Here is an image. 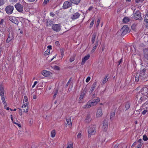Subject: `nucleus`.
I'll use <instances>...</instances> for the list:
<instances>
[{"mask_svg":"<svg viewBox=\"0 0 148 148\" xmlns=\"http://www.w3.org/2000/svg\"><path fill=\"white\" fill-rule=\"evenodd\" d=\"M3 19H2L0 21V27H1V26H2L3 23Z\"/></svg>","mask_w":148,"mask_h":148,"instance_id":"49","label":"nucleus"},{"mask_svg":"<svg viewBox=\"0 0 148 148\" xmlns=\"http://www.w3.org/2000/svg\"><path fill=\"white\" fill-rule=\"evenodd\" d=\"M14 38V37L12 34H9L6 40V42L7 43H9L10 42L13 40Z\"/></svg>","mask_w":148,"mask_h":148,"instance_id":"17","label":"nucleus"},{"mask_svg":"<svg viewBox=\"0 0 148 148\" xmlns=\"http://www.w3.org/2000/svg\"><path fill=\"white\" fill-rule=\"evenodd\" d=\"M137 143L136 142H135L133 144L132 146V147H134L135 146V145H136V144Z\"/></svg>","mask_w":148,"mask_h":148,"instance_id":"60","label":"nucleus"},{"mask_svg":"<svg viewBox=\"0 0 148 148\" xmlns=\"http://www.w3.org/2000/svg\"><path fill=\"white\" fill-rule=\"evenodd\" d=\"M81 136H82V135H81V133H79L77 135V138H81Z\"/></svg>","mask_w":148,"mask_h":148,"instance_id":"51","label":"nucleus"},{"mask_svg":"<svg viewBox=\"0 0 148 148\" xmlns=\"http://www.w3.org/2000/svg\"><path fill=\"white\" fill-rule=\"evenodd\" d=\"M97 82H95L92 85V86L89 91L90 94H91L97 86Z\"/></svg>","mask_w":148,"mask_h":148,"instance_id":"18","label":"nucleus"},{"mask_svg":"<svg viewBox=\"0 0 148 148\" xmlns=\"http://www.w3.org/2000/svg\"><path fill=\"white\" fill-rule=\"evenodd\" d=\"M29 123L30 124L32 125L33 123V121L32 119H31L29 121Z\"/></svg>","mask_w":148,"mask_h":148,"instance_id":"63","label":"nucleus"},{"mask_svg":"<svg viewBox=\"0 0 148 148\" xmlns=\"http://www.w3.org/2000/svg\"><path fill=\"white\" fill-rule=\"evenodd\" d=\"M53 23L51 21H47V26H49V25H51V24Z\"/></svg>","mask_w":148,"mask_h":148,"instance_id":"38","label":"nucleus"},{"mask_svg":"<svg viewBox=\"0 0 148 148\" xmlns=\"http://www.w3.org/2000/svg\"><path fill=\"white\" fill-rule=\"evenodd\" d=\"M71 2L67 1L64 3L63 8L64 9H66L71 7L72 5Z\"/></svg>","mask_w":148,"mask_h":148,"instance_id":"8","label":"nucleus"},{"mask_svg":"<svg viewBox=\"0 0 148 148\" xmlns=\"http://www.w3.org/2000/svg\"><path fill=\"white\" fill-rule=\"evenodd\" d=\"M100 101V99L98 97L96 99L90 100L84 106V108H89L90 107L96 105Z\"/></svg>","mask_w":148,"mask_h":148,"instance_id":"1","label":"nucleus"},{"mask_svg":"<svg viewBox=\"0 0 148 148\" xmlns=\"http://www.w3.org/2000/svg\"><path fill=\"white\" fill-rule=\"evenodd\" d=\"M52 29L55 31L59 32L61 28L59 24H54L52 26Z\"/></svg>","mask_w":148,"mask_h":148,"instance_id":"9","label":"nucleus"},{"mask_svg":"<svg viewBox=\"0 0 148 148\" xmlns=\"http://www.w3.org/2000/svg\"><path fill=\"white\" fill-rule=\"evenodd\" d=\"M122 62V59H121L118 62V66H119V65Z\"/></svg>","mask_w":148,"mask_h":148,"instance_id":"55","label":"nucleus"},{"mask_svg":"<svg viewBox=\"0 0 148 148\" xmlns=\"http://www.w3.org/2000/svg\"><path fill=\"white\" fill-rule=\"evenodd\" d=\"M54 69L56 70H60V68L59 66H54Z\"/></svg>","mask_w":148,"mask_h":148,"instance_id":"41","label":"nucleus"},{"mask_svg":"<svg viewBox=\"0 0 148 148\" xmlns=\"http://www.w3.org/2000/svg\"><path fill=\"white\" fill-rule=\"evenodd\" d=\"M139 75L141 80L143 79H144L146 77V74L144 73V72H140Z\"/></svg>","mask_w":148,"mask_h":148,"instance_id":"21","label":"nucleus"},{"mask_svg":"<svg viewBox=\"0 0 148 148\" xmlns=\"http://www.w3.org/2000/svg\"><path fill=\"white\" fill-rule=\"evenodd\" d=\"M56 132L55 130H52L51 132V136L52 137H54L56 135Z\"/></svg>","mask_w":148,"mask_h":148,"instance_id":"31","label":"nucleus"},{"mask_svg":"<svg viewBox=\"0 0 148 148\" xmlns=\"http://www.w3.org/2000/svg\"><path fill=\"white\" fill-rule=\"evenodd\" d=\"M143 140L141 139H140L138 140L137 142L140 143L139 144H141V146H142V145L143 144Z\"/></svg>","mask_w":148,"mask_h":148,"instance_id":"42","label":"nucleus"},{"mask_svg":"<svg viewBox=\"0 0 148 148\" xmlns=\"http://www.w3.org/2000/svg\"><path fill=\"white\" fill-rule=\"evenodd\" d=\"M64 50L63 49H60V53L61 56L62 57H63L64 53Z\"/></svg>","mask_w":148,"mask_h":148,"instance_id":"35","label":"nucleus"},{"mask_svg":"<svg viewBox=\"0 0 148 148\" xmlns=\"http://www.w3.org/2000/svg\"><path fill=\"white\" fill-rule=\"evenodd\" d=\"M145 21L147 23H148V14L145 16Z\"/></svg>","mask_w":148,"mask_h":148,"instance_id":"37","label":"nucleus"},{"mask_svg":"<svg viewBox=\"0 0 148 148\" xmlns=\"http://www.w3.org/2000/svg\"><path fill=\"white\" fill-rule=\"evenodd\" d=\"M50 15L51 16H54L55 14H54L53 12H51L50 13Z\"/></svg>","mask_w":148,"mask_h":148,"instance_id":"62","label":"nucleus"},{"mask_svg":"<svg viewBox=\"0 0 148 148\" xmlns=\"http://www.w3.org/2000/svg\"><path fill=\"white\" fill-rule=\"evenodd\" d=\"M115 115V112H111L110 114V119H112L114 117Z\"/></svg>","mask_w":148,"mask_h":148,"instance_id":"33","label":"nucleus"},{"mask_svg":"<svg viewBox=\"0 0 148 148\" xmlns=\"http://www.w3.org/2000/svg\"><path fill=\"white\" fill-rule=\"evenodd\" d=\"M92 120V118L90 114H88L86 117L85 121L86 123H88Z\"/></svg>","mask_w":148,"mask_h":148,"instance_id":"19","label":"nucleus"},{"mask_svg":"<svg viewBox=\"0 0 148 148\" xmlns=\"http://www.w3.org/2000/svg\"><path fill=\"white\" fill-rule=\"evenodd\" d=\"M141 144H139L137 146V148H141Z\"/></svg>","mask_w":148,"mask_h":148,"instance_id":"61","label":"nucleus"},{"mask_svg":"<svg viewBox=\"0 0 148 148\" xmlns=\"http://www.w3.org/2000/svg\"><path fill=\"white\" fill-rule=\"evenodd\" d=\"M85 95V93H84V92H83L82 93L81 95L80 96V97H79V99L80 100H81L82 99H83L84 96Z\"/></svg>","mask_w":148,"mask_h":148,"instance_id":"34","label":"nucleus"},{"mask_svg":"<svg viewBox=\"0 0 148 148\" xmlns=\"http://www.w3.org/2000/svg\"><path fill=\"white\" fill-rule=\"evenodd\" d=\"M100 19H98L97 20V23H96V27H98L99 25L100 22Z\"/></svg>","mask_w":148,"mask_h":148,"instance_id":"43","label":"nucleus"},{"mask_svg":"<svg viewBox=\"0 0 148 148\" xmlns=\"http://www.w3.org/2000/svg\"><path fill=\"white\" fill-rule=\"evenodd\" d=\"M14 124L16 125H17L18 126L20 127H21V124L17 123H14Z\"/></svg>","mask_w":148,"mask_h":148,"instance_id":"52","label":"nucleus"},{"mask_svg":"<svg viewBox=\"0 0 148 148\" xmlns=\"http://www.w3.org/2000/svg\"><path fill=\"white\" fill-rule=\"evenodd\" d=\"M0 114L2 116H4V114L2 110L0 109Z\"/></svg>","mask_w":148,"mask_h":148,"instance_id":"45","label":"nucleus"},{"mask_svg":"<svg viewBox=\"0 0 148 148\" xmlns=\"http://www.w3.org/2000/svg\"><path fill=\"white\" fill-rule=\"evenodd\" d=\"M135 26H136V25L135 24H133L132 26V27H131L132 29L133 30H135V29H136Z\"/></svg>","mask_w":148,"mask_h":148,"instance_id":"44","label":"nucleus"},{"mask_svg":"<svg viewBox=\"0 0 148 148\" xmlns=\"http://www.w3.org/2000/svg\"><path fill=\"white\" fill-rule=\"evenodd\" d=\"M144 56L145 59L148 60V49H146L144 50Z\"/></svg>","mask_w":148,"mask_h":148,"instance_id":"15","label":"nucleus"},{"mask_svg":"<svg viewBox=\"0 0 148 148\" xmlns=\"http://www.w3.org/2000/svg\"><path fill=\"white\" fill-rule=\"evenodd\" d=\"M146 70V69H144L142 70V71H141L140 72H144V73H145V72Z\"/></svg>","mask_w":148,"mask_h":148,"instance_id":"64","label":"nucleus"},{"mask_svg":"<svg viewBox=\"0 0 148 148\" xmlns=\"http://www.w3.org/2000/svg\"><path fill=\"white\" fill-rule=\"evenodd\" d=\"M16 10L19 12L22 13L23 11V6L21 4L17 3L14 5Z\"/></svg>","mask_w":148,"mask_h":148,"instance_id":"6","label":"nucleus"},{"mask_svg":"<svg viewBox=\"0 0 148 148\" xmlns=\"http://www.w3.org/2000/svg\"><path fill=\"white\" fill-rule=\"evenodd\" d=\"M52 47L51 45H49L47 47L48 50L51 49H52Z\"/></svg>","mask_w":148,"mask_h":148,"instance_id":"59","label":"nucleus"},{"mask_svg":"<svg viewBox=\"0 0 148 148\" xmlns=\"http://www.w3.org/2000/svg\"><path fill=\"white\" fill-rule=\"evenodd\" d=\"M103 114L102 112L101 109V108H99L97 110L96 114V117H101Z\"/></svg>","mask_w":148,"mask_h":148,"instance_id":"14","label":"nucleus"},{"mask_svg":"<svg viewBox=\"0 0 148 148\" xmlns=\"http://www.w3.org/2000/svg\"><path fill=\"white\" fill-rule=\"evenodd\" d=\"M95 125H92L89 128L88 130V137L90 138L92 135H93L96 132Z\"/></svg>","mask_w":148,"mask_h":148,"instance_id":"3","label":"nucleus"},{"mask_svg":"<svg viewBox=\"0 0 148 148\" xmlns=\"http://www.w3.org/2000/svg\"><path fill=\"white\" fill-rule=\"evenodd\" d=\"M75 60V58L74 57H73L71 58L70 59V62H72Z\"/></svg>","mask_w":148,"mask_h":148,"instance_id":"46","label":"nucleus"},{"mask_svg":"<svg viewBox=\"0 0 148 148\" xmlns=\"http://www.w3.org/2000/svg\"><path fill=\"white\" fill-rule=\"evenodd\" d=\"M49 53L50 50H49L47 49V50L45 52V54H47V55H48L49 54Z\"/></svg>","mask_w":148,"mask_h":148,"instance_id":"47","label":"nucleus"},{"mask_svg":"<svg viewBox=\"0 0 148 148\" xmlns=\"http://www.w3.org/2000/svg\"><path fill=\"white\" fill-rule=\"evenodd\" d=\"M14 8L13 6L9 5L6 6L5 8L6 13L8 14H10L13 12Z\"/></svg>","mask_w":148,"mask_h":148,"instance_id":"5","label":"nucleus"},{"mask_svg":"<svg viewBox=\"0 0 148 148\" xmlns=\"http://www.w3.org/2000/svg\"><path fill=\"white\" fill-rule=\"evenodd\" d=\"M140 76L139 74H137L135 77V80L136 82H138L139 80L141 81L140 77Z\"/></svg>","mask_w":148,"mask_h":148,"instance_id":"28","label":"nucleus"},{"mask_svg":"<svg viewBox=\"0 0 148 148\" xmlns=\"http://www.w3.org/2000/svg\"><path fill=\"white\" fill-rule=\"evenodd\" d=\"M55 44L57 46H58L59 45V42L58 41H57L55 42Z\"/></svg>","mask_w":148,"mask_h":148,"instance_id":"57","label":"nucleus"},{"mask_svg":"<svg viewBox=\"0 0 148 148\" xmlns=\"http://www.w3.org/2000/svg\"><path fill=\"white\" fill-rule=\"evenodd\" d=\"M58 89L57 88H56L54 89L53 93L54 94L53 97V99H55L56 98V95L58 94Z\"/></svg>","mask_w":148,"mask_h":148,"instance_id":"22","label":"nucleus"},{"mask_svg":"<svg viewBox=\"0 0 148 148\" xmlns=\"http://www.w3.org/2000/svg\"><path fill=\"white\" fill-rule=\"evenodd\" d=\"M51 74V72L46 70H43L42 72V74L45 77H48Z\"/></svg>","mask_w":148,"mask_h":148,"instance_id":"13","label":"nucleus"},{"mask_svg":"<svg viewBox=\"0 0 148 148\" xmlns=\"http://www.w3.org/2000/svg\"><path fill=\"white\" fill-rule=\"evenodd\" d=\"M108 125V121L106 120H104L103 121V129L104 131H106L107 130Z\"/></svg>","mask_w":148,"mask_h":148,"instance_id":"11","label":"nucleus"},{"mask_svg":"<svg viewBox=\"0 0 148 148\" xmlns=\"http://www.w3.org/2000/svg\"><path fill=\"white\" fill-rule=\"evenodd\" d=\"M93 8V7L92 6H91L90 7H89L88 9V10H88L90 11Z\"/></svg>","mask_w":148,"mask_h":148,"instance_id":"56","label":"nucleus"},{"mask_svg":"<svg viewBox=\"0 0 148 148\" xmlns=\"http://www.w3.org/2000/svg\"><path fill=\"white\" fill-rule=\"evenodd\" d=\"M129 19L127 17H124L123 20V22L124 23H127L129 21Z\"/></svg>","mask_w":148,"mask_h":148,"instance_id":"30","label":"nucleus"},{"mask_svg":"<svg viewBox=\"0 0 148 148\" xmlns=\"http://www.w3.org/2000/svg\"><path fill=\"white\" fill-rule=\"evenodd\" d=\"M9 20L12 22L18 25L19 23V22L16 17L14 16H11L9 18Z\"/></svg>","mask_w":148,"mask_h":148,"instance_id":"10","label":"nucleus"},{"mask_svg":"<svg viewBox=\"0 0 148 148\" xmlns=\"http://www.w3.org/2000/svg\"><path fill=\"white\" fill-rule=\"evenodd\" d=\"M28 105L24 104L22 107V108H23V111L25 112H27L28 111Z\"/></svg>","mask_w":148,"mask_h":148,"instance_id":"20","label":"nucleus"},{"mask_svg":"<svg viewBox=\"0 0 148 148\" xmlns=\"http://www.w3.org/2000/svg\"><path fill=\"white\" fill-rule=\"evenodd\" d=\"M128 26L126 25H124L122 27L120 30L118 32L117 34H121L122 36H123L128 33Z\"/></svg>","mask_w":148,"mask_h":148,"instance_id":"2","label":"nucleus"},{"mask_svg":"<svg viewBox=\"0 0 148 148\" xmlns=\"http://www.w3.org/2000/svg\"><path fill=\"white\" fill-rule=\"evenodd\" d=\"M147 110H144L142 112V114L144 115L147 112Z\"/></svg>","mask_w":148,"mask_h":148,"instance_id":"53","label":"nucleus"},{"mask_svg":"<svg viewBox=\"0 0 148 148\" xmlns=\"http://www.w3.org/2000/svg\"><path fill=\"white\" fill-rule=\"evenodd\" d=\"M89 54H88L86 55L82 59L81 64L82 65H83L85 63L86 61L89 59Z\"/></svg>","mask_w":148,"mask_h":148,"instance_id":"12","label":"nucleus"},{"mask_svg":"<svg viewBox=\"0 0 148 148\" xmlns=\"http://www.w3.org/2000/svg\"><path fill=\"white\" fill-rule=\"evenodd\" d=\"M96 34L95 33H94L92 34V38L91 40V42L92 44H93L95 41L96 38Z\"/></svg>","mask_w":148,"mask_h":148,"instance_id":"23","label":"nucleus"},{"mask_svg":"<svg viewBox=\"0 0 148 148\" xmlns=\"http://www.w3.org/2000/svg\"><path fill=\"white\" fill-rule=\"evenodd\" d=\"M143 139L145 141H147L148 140V138L146 136L144 135L143 136Z\"/></svg>","mask_w":148,"mask_h":148,"instance_id":"40","label":"nucleus"},{"mask_svg":"<svg viewBox=\"0 0 148 148\" xmlns=\"http://www.w3.org/2000/svg\"><path fill=\"white\" fill-rule=\"evenodd\" d=\"M70 1L73 3L77 5L79 3L81 0H70Z\"/></svg>","mask_w":148,"mask_h":148,"instance_id":"26","label":"nucleus"},{"mask_svg":"<svg viewBox=\"0 0 148 148\" xmlns=\"http://www.w3.org/2000/svg\"><path fill=\"white\" fill-rule=\"evenodd\" d=\"M119 145L118 144H116L114 146V148H118Z\"/></svg>","mask_w":148,"mask_h":148,"instance_id":"58","label":"nucleus"},{"mask_svg":"<svg viewBox=\"0 0 148 148\" xmlns=\"http://www.w3.org/2000/svg\"><path fill=\"white\" fill-rule=\"evenodd\" d=\"M134 18L136 20H140L142 19L141 14L139 11H137L134 14Z\"/></svg>","mask_w":148,"mask_h":148,"instance_id":"7","label":"nucleus"},{"mask_svg":"<svg viewBox=\"0 0 148 148\" xmlns=\"http://www.w3.org/2000/svg\"><path fill=\"white\" fill-rule=\"evenodd\" d=\"M5 2V0H0V6L3 5Z\"/></svg>","mask_w":148,"mask_h":148,"instance_id":"36","label":"nucleus"},{"mask_svg":"<svg viewBox=\"0 0 148 148\" xmlns=\"http://www.w3.org/2000/svg\"><path fill=\"white\" fill-rule=\"evenodd\" d=\"M90 77H87V79L86 80V82H88L90 80Z\"/></svg>","mask_w":148,"mask_h":148,"instance_id":"48","label":"nucleus"},{"mask_svg":"<svg viewBox=\"0 0 148 148\" xmlns=\"http://www.w3.org/2000/svg\"><path fill=\"white\" fill-rule=\"evenodd\" d=\"M23 103L25 104H28V98L27 96H25L24 97V100L23 101Z\"/></svg>","mask_w":148,"mask_h":148,"instance_id":"24","label":"nucleus"},{"mask_svg":"<svg viewBox=\"0 0 148 148\" xmlns=\"http://www.w3.org/2000/svg\"><path fill=\"white\" fill-rule=\"evenodd\" d=\"M98 40H97L96 41V42L94 46L93 47V48L92 49V52H94L95 51V50L97 48V47L98 45Z\"/></svg>","mask_w":148,"mask_h":148,"instance_id":"25","label":"nucleus"},{"mask_svg":"<svg viewBox=\"0 0 148 148\" xmlns=\"http://www.w3.org/2000/svg\"><path fill=\"white\" fill-rule=\"evenodd\" d=\"M66 121L67 123V124L69 125H71L72 123L71 121V120L70 118H68L66 119Z\"/></svg>","mask_w":148,"mask_h":148,"instance_id":"29","label":"nucleus"},{"mask_svg":"<svg viewBox=\"0 0 148 148\" xmlns=\"http://www.w3.org/2000/svg\"><path fill=\"white\" fill-rule=\"evenodd\" d=\"M108 79V78H107V76H106L104 78L102 82L101 83V84L102 85H103L106 83V82L107 81Z\"/></svg>","mask_w":148,"mask_h":148,"instance_id":"27","label":"nucleus"},{"mask_svg":"<svg viewBox=\"0 0 148 148\" xmlns=\"http://www.w3.org/2000/svg\"><path fill=\"white\" fill-rule=\"evenodd\" d=\"M130 106V104L129 103L127 102L126 103L125 105V108L126 110L129 109Z\"/></svg>","mask_w":148,"mask_h":148,"instance_id":"32","label":"nucleus"},{"mask_svg":"<svg viewBox=\"0 0 148 148\" xmlns=\"http://www.w3.org/2000/svg\"><path fill=\"white\" fill-rule=\"evenodd\" d=\"M73 145L70 144L67 146L66 148H73Z\"/></svg>","mask_w":148,"mask_h":148,"instance_id":"50","label":"nucleus"},{"mask_svg":"<svg viewBox=\"0 0 148 148\" xmlns=\"http://www.w3.org/2000/svg\"><path fill=\"white\" fill-rule=\"evenodd\" d=\"M0 94L1 98L2 101V102L4 106H6L7 105V103L5 101L4 94V89L3 87H1L0 89Z\"/></svg>","mask_w":148,"mask_h":148,"instance_id":"4","label":"nucleus"},{"mask_svg":"<svg viewBox=\"0 0 148 148\" xmlns=\"http://www.w3.org/2000/svg\"><path fill=\"white\" fill-rule=\"evenodd\" d=\"M94 20H92L91 22L90 23V28H91L92 27L94 24Z\"/></svg>","mask_w":148,"mask_h":148,"instance_id":"39","label":"nucleus"},{"mask_svg":"<svg viewBox=\"0 0 148 148\" xmlns=\"http://www.w3.org/2000/svg\"><path fill=\"white\" fill-rule=\"evenodd\" d=\"M49 1V0H45L43 2V3L45 4H46Z\"/></svg>","mask_w":148,"mask_h":148,"instance_id":"54","label":"nucleus"},{"mask_svg":"<svg viewBox=\"0 0 148 148\" xmlns=\"http://www.w3.org/2000/svg\"><path fill=\"white\" fill-rule=\"evenodd\" d=\"M80 14L78 12H76L73 14L71 16V18L74 20L78 18L80 16Z\"/></svg>","mask_w":148,"mask_h":148,"instance_id":"16","label":"nucleus"}]
</instances>
